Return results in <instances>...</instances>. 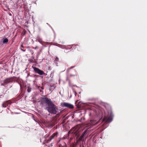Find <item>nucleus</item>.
I'll use <instances>...</instances> for the list:
<instances>
[{"mask_svg": "<svg viewBox=\"0 0 147 147\" xmlns=\"http://www.w3.org/2000/svg\"><path fill=\"white\" fill-rule=\"evenodd\" d=\"M29 51L32 55H33L34 54V53L33 51L32 50L30 49H29Z\"/></svg>", "mask_w": 147, "mask_h": 147, "instance_id": "21", "label": "nucleus"}, {"mask_svg": "<svg viewBox=\"0 0 147 147\" xmlns=\"http://www.w3.org/2000/svg\"><path fill=\"white\" fill-rule=\"evenodd\" d=\"M78 96L79 97V96H80V95H79V94H78Z\"/></svg>", "mask_w": 147, "mask_h": 147, "instance_id": "29", "label": "nucleus"}, {"mask_svg": "<svg viewBox=\"0 0 147 147\" xmlns=\"http://www.w3.org/2000/svg\"><path fill=\"white\" fill-rule=\"evenodd\" d=\"M11 102L10 101H7L4 102L2 105L3 107H6L7 106H9L11 104Z\"/></svg>", "mask_w": 147, "mask_h": 147, "instance_id": "8", "label": "nucleus"}, {"mask_svg": "<svg viewBox=\"0 0 147 147\" xmlns=\"http://www.w3.org/2000/svg\"><path fill=\"white\" fill-rule=\"evenodd\" d=\"M19 84L20 85V90H21L22 92V91L23 90V87L22 86V85L21 84H20L19 83Z\"/></svg>", "mask_w": 147, "mask_h": 147, "instance_id": "20", "label": "nucleus"}, {"mask_svg": "<svg viewBox=\"0 0 147 147\" xmlns=\"http://www.w3.org/2000/svg\"><path fill=\"white\" fill-rule=\"evenodd\" d=\"M63 143H64V144H65V142H63Z\"/></svg>", "mask_w": 147, "mask_h": 147, "instance_id": "30", "label": "nucleus"}, {"mask_svg": "<svg viewBox=\"0 0 147 147\" xmlns=\"http://www.w3.org/2000/svg\"><path fill=\"white\" fill-rule=\"evenodd\" d=\"M3 40V43L4 44H6L8 42V40L7 38H3L2 39Z\"/></svg>", "mask_w": 147, "mask_h": 147, "instance_id": "10", "label": "nucleus"}, {"mask_svg": "<svg viewBox=\"0 0 147 147\" xmlns=\"http://www.w3.org/2000/svg\"><path fill=\"white\" fill-rule=\"evenodd\" d=\"M34 71L35 73L38 74L40 75L44 74V71L38 68L35 67H33Z\"/></svg>", "mask_w": 147, "mask_h": 147, "instance_id": "4", "label": "nucleus"}, {"mask_svg": "<svg viewBox=\"0 0 147 147\" xmlns=\"http://www.w3.org/2000/svg\"><path fill=\"white\" fill-rule=\"evenodd\" d=\"M72 130H73V131L72 132V134H75V136H76V138H78L79 136V135L78 134V132H77L78 130L76 129L75 127H73L70 131H71Z\"/></svg>", "mask_w": 147, "mask_h": 147, "instance_id": "7", "label": "nucleus"}, {"mask_svg": "<svg viewBox=\"0 0 147 147\" xmlns=\"http://www.w3.org/2000/svg\"><path fill=\"white\" fill-rule=\"evenodd\" d=\"M40 105L43 106L45 104L46 107L45 109L51 114H56V116L59 115L61 111L59 109L58 107L55 105L50 99H49L47 95L40 98Z\"/></svg>", "mask_w": 147, "mask_h": 147, "instance_id": "1", "label": "nucleus"}, {"mask_svg": "<svg viewBox=\"0 0 147 147\" xmlns=\"http://www.w3.org/2000/svg\"><path fill=\"white\" fill-rule=\"evenodd\" d=\"M40 88L41 89L43 90V89H44V87L43 86H42L41 87H40Z\"/></svg>", "mask_w": 147, "mask_h": 147, "instance_id": "25", "label": "nucleus"}, {"mask_svg": "<svg viewBox=\"0 0 147 147\" xmlns=\"http://www.w3.org/2000/svg\"><path fill=\"white\" fill-rule=\"evenodd\" d=\"M20 49L21 50L24 52L26 51V49H24V48L23 47V45H21Z\"/></svg>", "mask_w": 147, "mask_h": 147, "instance_id": "16", "label": "nucleus"}, {"mask_svg": "<svg viewBox=\"0 0 147 147\" xmlns=\"http://www.w3.org/2000/svg\"><path fill=\"white\" fill-rule=\"evenodd\" d=\"M58 133L57 132H56L55 133L53 134L49 138V139L47 140H46V142L47 143H49L55 137H57Z\"/></svg>", "mask_w": 147, "mask_h": 147, "instance_id": "3", "label": "nucleus"}, {"mask_svg": "<svg viewBox=\"0 0 147 147\" xmlns=\"http://www.w3.org/2000/svg\"><path fill=\"white\" fill-rule=\"evenodd\" d=\"M72 138H70L69 139V141H71L72 140Z\"/></svg>", "mask_w": 147, "mask_h": 147, "instance_id": "26", "label": "nucleus"}, {"mask_svg": "<svg viewBox=\"0 0 147 147\" xmlns=\"http://www.w3.org/2000/svg\"><path fill=\"white\" fill-rule=\"evenodd\" d=\"M61 139H60L58 141V142H57V144L58 145H59L60 147H62L64 146V144L62 145V144H61Z\"/></svg>", "mask_w": 147, "mask_h": 147, "instance_id": "12", "label": "nucleus"}, {"mask_svg": "<svg viewBox=\"0 0 147 147\" xmlns=\"http://www.w3.org/2000/svg\"><path fill=\"white\" fill-rule=\"evenodd\" d=\"M17 78L16 82H18V78H17L15 77H9L5 79L3 81V83H1V85L6 86L8 84L12 83L15 80V78Z\"/></svg>", "mask_w": 147, "mask_h": 147, "instance_id": "2", "label": "nucleus"}, {"mask_svg": "<svg viewBox=\"0 0 147 147\" xmlns=\"http://www.w3.org/2000/svg\"><path fill=\"white\" fill-rule=\"evenodd\" d=\"M26 31L24 29H23V31L22 32V34L23 35H25L26 33Z\"/></svg>", "mask_w": 147, "mask_h": 147, "instance_id": "19", "label": "nucleus"}, {"mask_svg": "<svg viewBox=\"0 0 147 147\" xmlns=\"http://www.w3.org/2000/svg\"><path fill=\"white\" fill-rule=\"evenodd\" d=\"M75 76V75H71V76Z\"/></svg>", "mask_w": 147, "mask_h": 147, "instance_id": "28", "label": "nucleus"}, {"mask_svg": "<svg viewBox=\"0 0 147 147\" xmlns=\"http://www.w3.org/2000/svg\"><path fill=\"white\" fill-rule=\"evenodd\" d=\"M74 93L75 95L76 96V95L77 94V93L75 91H74Z\"/></svg>", "mask_w": 147, "mask_h": 147, "instance_id": "24", "label": "nucleus"}, {"mask_svg": "<svg viewBox=\"0 0 147 147\" xmlns=\"http://www.w3.org/2000/svg\"><path fill=\"white\" fill-rule=\"evenodd\" d=\"M32 48L34 49H38V47L37 46H36L35 47H33Z\"/></svg>", "mask_w": 147, "mask_h": 147, "instance_id": "23", "label": "nucleus"}, {"mask_svg": "<svg viewBox=\"0 0 147 147\" xmlns=\"http://www.w3.org/2000/svg\"><path fill=\"white\" fill-rule=\"evenodd\" d=\"M71 130H71L69 131V132H68V133H69V132H71V133H72V132L73 131V130H72V131H70Z\"/></svg>", "mask_w": 147, "mask_h": 147, "instance_id": "27", "label": "nucleus"}, {"mask_svg": "<svg viewBox=\"0 0 147 147\" xmlns=\"http://www.w3.org/2000/svg\"><path fill=\"white\" fill-rule=\"evenodd\" d=\"M113 117L111 115L108 117H105L104 119V120L107 122H111L112 120Z\"/></svg>", "mask_w": 147, "mask_h": 147, "instance_id": "6", "label": "nucleus"}, {"mask_svg": "<svg viewBox=\"0 0 147 147\" xmlns=\"http://www.w3.org/2000/svg\"><path fill=\"white\" fill-rule=\"evenodd\" d=\"M59 59L57 57H56L54 60V62L56 63L59 61Z\"/></svg>", "mask_w": 147, "mask_h": 147, "instance_id": "17", "label": "nucleus"}, {"mask_svg": "<svg viewBox=\"0 0 147 147\" xmlns=\"http://www.w3.org/2000/svg\"><path fill=\"white\" fill-rule=\"evenodd\" d=\"M61 105L63 107H66L70 109H73L74 108L73 105L67 103H61Z\"/></svg>", "mask_w": 147, "mask_h": 147, "instance_id": "5", "label": "nucleus"}, {"mask_svg": "<svg viewBox=\"0 0 147 147\" xmlns=\"http://www.w3.org/2000/svg\"><path fill=\"white\" fill-rule=\"evenodd\" d=\"M27 90L28 92H30L31 91V88L29 87H28Z\"/></svg>", "mask_w": 147, "mask_h": 147, "instance_id": "18", "label": "nucleus"}, {"mask_svg": "<svg viewBox=\"0 0 147 147\" xmlns=\"http://www.w3.org/2000/svg\"><path fill=\"white\" fill-rule=\"evenodd\" d=\"M87 132V130H85L84 132L83 133L82 135H81V136L82 137H84V136L86 135V133Z\"/></svg>", "mask_w": 147, "mask_h": 147, "instance_id": "15", "label": "nucleus"}, {"mask_svg": "<svg viewBox=\"0 0 147 147\" xmlns=\"http://www.w3.org/2000/svg\"><path fill=\"white\" fill-rule=\"evenodd\" d=\"M63 138L64 139H68V136H64Z\"/></svg>", "mask_w": 147, "mask_h": 147, "instance_id": "22", "label": "nucleus"}, {"mask_svg": "<svg viewBox=\"0 0 147 147\" xmlns=\"http://www.w3.org/2000/svg\"><path fill=\"white\" fill-rule=\"evenodd\" d=\"M83 137H82V136H80V137L78 139L76 143L78 144L79 142L82 140L83 138Z\"/></svg>", "mask_w": 147, "mask_h": 147, "instance_id": "14", "label": "nucleus"}, {"mask_svg": "<svg viewBox=\"0 0 147 147\" xmlns=\"http://www.w3.org/2000/svg\"><path fill=\"white\" fill-rule=\"evenodd\" d=\"M18 96H17L16 98H13V103H18Z\"/></svg>", "mask_w": 147, "mask_h": 147, "instance_id": "11", "label": "nucleus"}, {"mask_svg": "<svg viewBox=\"0 0 147 147\" xmlns=\"http://www.w3.org/2000/svg\"><path fill=\"white\" fill-rule=\"evenodd\" d=\"M99 122V121H96V120H92L90 121V123L92 125H94L98 124Z\"/></svg>", "mask_w": 147, "mask_h": 147, "instance_id": "9", "label": "nucleus"}, {"mask_svg": "<svg viewBox=\"0 0 147 147\" xmlns=\"http://www.w3.org/2000/svg\"><path fill=\"white\" fill-rule=\"evenodd\" d=\"M78 144L76 142L72 143L70 145V147H76V145Z\"/></svg>", "mask_w": 147, "mask_h": 147, "instance_id": "13", "label": "nucleus"}]
</instances>
